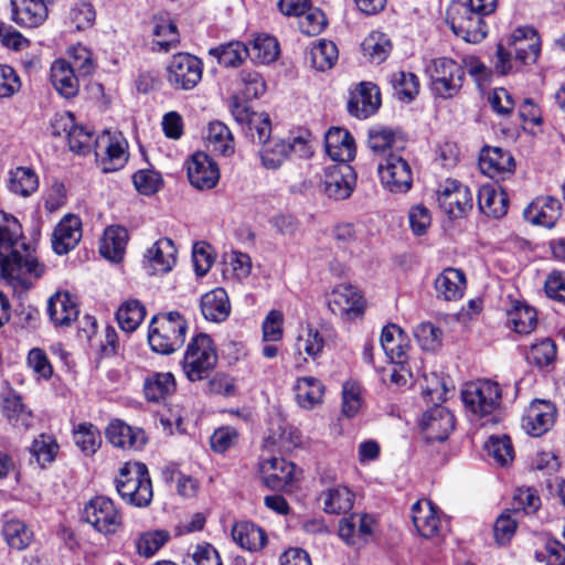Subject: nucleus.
Returning a JSON list of instances; mask_svg holds the SVG:
<instances>
[{"label":"nucleus","mask_w":565,"mask_h":565,"mask_svg":"<svg viewBox=\"0 0 565 565\" xmlns=\"http://www.w3.org/2000/svg\"><path fill=\"white\" fill-rule=\"evenodd\" d=\"M0 271L14 286L29 289L31 277L40 278L44 266L39 264L34 249L23 239L19 221L0 211Z\"/></svg>","instance_id":"nucleus-1"},{"label":"nucleus","mask_w":565,"mask_h":565,"mask_svg":"<svg viewBox=\"0 0 565 565\" xmlns=\"http://www.w3.org/2000/svg\"><path fill=\"white\" fill-rule=\"evenodd\" d=\"M461 398L470 419L480 426L500 422L502 390L497 382L478 380L468 383L461 392Z\"/></svg>","instance_id":"nucleus-2"},{"label":"nucleus","mask_w":565,"mask_h":565,"mask_svg":"<svg viewBox=\"0 0 565 565\" xmlns=\"http://www.w3.org/2000/svg\"><path fill=\"white\" fill-rule=\"evenodd\" d=\"M186 331L188 322L180 312H160L151 318L148 342L152 351L171 354L183 345Z\"/></svg>","instance_id":"nucleus-3"},{"label":"nucleus","mask_w":565,"mask_h":565,"mask_svg":"<svg viewBox=\"0 0 565 565\" xmlns=\"http://www.w3.org/2000/svg\"><path fill=\"white\" fill-rule=\"evenodd\" d=\"M116 490L127 503L145 508L152 500V484L148 468L142 462H126L115 479Z\"/></svg>","instance_id":"nucleus-4"},{"label":"nucleus","mask_w":565,"mask_h":565,"mask_svg":"<svg viewBox=\"0 0 565 565\" xmlns=\"http://www.w3.org/2000/svg\"><path fill=\"white\" fill-rule=\"evenodd\" d=\"M217 362V353L212 338L199 333L191 339L182 360V370L191 382L207 379Z\"/></svg>","instance_id":"nucleus-5"},{"label":"nucleus","mask_w":565,"mask_h":565,"mask_svg":"<svg viewBox=\"0 0 565 565\" xmlns=\"http://www.w3.org/2000/svg\"><path fill=\"white\" fill-rule=\"evenodd\" d=\"M425 72L430 79L431 92L440 98H451L462 87L465 70L452 58H431L426 63Z\"/></svg>","instance_id":"nucleus-6"},{"label":"nucleus","mask_w":565,"mask_h":565,"mask_svg":"<svg viewBox=\"0 0 565 565\" xmlns=\"http://www.w3.org/2000/svg\"><path fill=\"white\" fill-rule=\"evenodd\" d=\"M486 15L466 3L452 2L446 12V23L451 31L468 43H480L488 34Z\"/></svg>","instance_id":"nucleus-7"},{"label":"nucleus","mask_w":565,"mask_h":565,"mask_svg":"<svg viewBox=\"0 0 565 565\" xmlns=\"http://www.w3.org/2000/svg\"><path fill=\"white\" fill-rule=\"evenodd\" d=\"M82 520L105 536L116 534L124 525L121 511L106 495H96L85 503Z\"/></svg>","instance_id":"nucleus-8"},{"label":"nucleus","mask_w":565,"mask_h":565,"mask_svg":"<svg viewBox=\"0 0 565 565\" xmlns=\"http://www.w3.org/2000/svg\"><path fill=\"white\" fill-rule=\"evenodd\" d=\"M128 143L121 132L103 131L95 139L94 151L98 166L104 172L121 169L128 160Z\"/></svg>","instance_id":"nucleus-9"},{"label":"nucleus","mask_w":565,"mask_h":565,"mask_svg":"<svg viewBox=\"0 0 565 565\" xmlns=\"http://www.w3.org/2000/svg\"><path fill=\"white\" fill-rule=\"evenodd\" d=\"M203 63L190 53L174 54L167 66V81L180 90L193 89L202 79Z\"/></svg>","instance_id":"nucleus-10"},{"label":"nucleus","mask_w":565,"mask_h":565,"mask_svg":"<svg viewBox=\"0 0 565 565\" xmlns=\"http://www.w3.org/2000/svg\"><path fill=\"white\" fill-rule=\"evenodd\" d=\"M381 184L392 193H406L413 184V171L406 159L388 153L377 166Z\"/></svg>","instance_id":"nucleus-11"},{"label":"nucleus","mask_w":565,"mask_h":565,"mask_svg":"<svg viewBox=\"0 0 565 565\" xmlns=\"http://www.w3.org/2000/svg\"><path fill=\"white\" fill-rule=\"evenodd\" d=\"M437 201L443 212L459 218L472 209V194L468 186L457 180H446L437 193Z\"/></svg>","instance_id":"nucleus-12"},{"label":"nucleus","mask_w":565,"mask_h":565,"mask_svg":"<svg viewBox=\"0 0 565 565\" xmlns=\"http://www.w3.org/2000/svg\"><path fill=\"white\" fill-rule=\"evenodd\" d=\"M557 418V408L547 399H534L522 416V428L533 437H541L552 429Z\"/></svg>","instance_id":"nucleus-13"},{"label":"nucleus","mask_w":565,"mask_h":565,"mask_svg":"<svg viewBox=\"0 0 565 565\" xmlns=\"http://www.w3.org/2000/svg\"><path fill=\"white\" fill-rule=\"evenodd\" d=\"M52 134L54 136L66 134L71 151L78 154L90 152L95 143L93 134L83 126L75 125L74 117L70 113L55 116L52 122Z\"/></svg>","instance_id":"nucleus-14"},{"label":"nucleus","mask_w":565,"mask_h":565,"mask_svg":"<svg viewBox=\"0 0 565 565\" xmlns=\"http://www.w3.org/2000/svg\"><path fill=\"white\" fill-rule=\"evenodd\" d=\"M188 179L199 190L213 189L220 179L217 164L204 152H195L188 162Z\"/></svg>","instance_id":"nucleus-15"},{"label":"nucleus","mask_w":565,"mask_h":565,"mask_svg":"<svg viewBox=\"0 0 565 565\" xmlns=\"http://www.w3.org/2000/svg\"><path fill=\"white\" fill-rule=\"evenodd\" d=\"M363 306L360 291L351 285H338L328 297V307L334 315L355 318L363 312Z\"/></svg>","instance_id":"nucleus-16"},{"label":"nucleus","mask_w":565,"mask_h":565,"mask_svg":"<svg viewBox=\"0 0 565 565\" xmlns=\"http://www.w3.org/2000/svg\"><path fill=\"white\" fill-rule=\"evenodd\" d=\"M455 427L452 413L444 406H434L424 413L422 428L429 441H444Z\"/></svg>","instance_id":"nucleus-17"},{"label":"nucleus","mask_w":565,"mask_h":565,"mask_svg":"<svg viewBox=\"0 0 565 565\" xmlns=\"http://www.w3.org/2000/svg\"><path fill=\"white\" fill-rule=\"evenodd\" d=\"M561 211L562 205L557 199L550 195L537 196L524 209L523 216L533 225L552 228L561 217Z\"/></svg>","instance_id":"nucleus-18"},{"label":"nucleus","mask_w":565,"mask_h":565,"mask_svg":"<svg viewBox=\"0 0 565 565\" xmlns=\"http://www.w3.org/2000/svg\"><path fill=\"white\" fill-rule=\"evenodd\" d=\"M514 167V159L508 151L498 147L482 149L479 168L489 178L505 179L513 173Z\"/></svg>","instance_id":"nucleus-19"},{"label":"nucleus","mask_w":565,"mask_h":565,"mask_svg":"<svg viewBox=\"0 0 565 565\" xmlns=\"http://www.w3.org/2000/svg\"><path fill=\"white\" fill-rule=\"evenodd\" d=\"M82 237L81 218L74 214L65 215L52 234V248L58 255L74 249Z\"/></svg>","instance_id":"nucleus-20"},{"label":"nucleus","mask_w":565,"mask_h":565,"mask_svg":"<svg viewBox=\"0 0 565 565\" xmlns=\"http://www.w3.org/2000/svg\"><path fill=\"white\" fill-rule=\"evenodd\" d=\"M381 347L393 364L403 367L407 362L411 345L406 334L397 324L391 323L383 328Z\"/></svg>","instance_id":"nucleus-21"},{"label":"nucleus","mask_w":565,"mask_h":565,"mask_svg":"<svg viewBox=\"0 0 565 565\" xmlns=\"http://www.w3.org/2000/svg\"><path fill=\"white\" fill-rule=\"evenodd\" d=\"M374 519L370 514L353 513L339 523V536L349 545H362L372 535Z\"/></svg>","instance_id":"nucleus-22"},{"label":"nucleus","mask_w":565,"mask_h":565,"mask_svg":"<svg viewBox=\"0 0 565 565\" xmlns=\"http://www.w3.org/2000/svg\"><path fill=\"white\" fill-rule=\"evenodd\" d=\"M380 92L372 83H361L348 102V110L356 118H367L380 107Z\"/></svg>","instance_id":"nucleus-23"},{"label":"nucleus","mask_w":565,"mask_h":565,"mask_svg":"<svg viewBox=\"0 0 565 565\" xmlns=\"http://www.w3.org/2000/svg\"><path fill=\"white\" fill-rule=\"evenodd\" d=\"M354 177L350 166L333 167L326 171L322 181L324 194L334 200H344L353 191Z\"/></svg>","instance_id":"nucleus-24"},{"label":"nucleus","mask_w":565,"mask_h":565,"mask_svg":"<svg viewBox=\"0 0 565 565\" xmlns=\"http://www.w3.org/2000/svg\"><path fill=\"white\" fill-rule=\"evenodd\" d=\"M12 20L25 28L41 25L49 14L44 0H11Z\"/></svg>","instance_id":"nucleus-25"},{"label":"nucleus","mask_w":565,"mask_h":565,"mask_svg":"<svg viewBox=\"0 0 565 565\" xmlns=\"http://www.w3.org/2000/svg\"><path fill=\"white\" fill-rule=\"evenodd\" d=\"M326 151L333 161L349 162L355 157V142L352 135L343 128L333 127L324 137Z\"/></svg>","instance_id":"nucleus-26"},{"label":"nucleus","mask_w":565,"mask_h":565,"mask_svg":"<svg viewBox=\"0 0 565 565\" xmlns=\"http://www.w3.org/2000/svg\"><path fill=\"white\" fill-rule=\"evenodd\" d=\"M296 466L281 457H271L260 463L264 482L271 489H282L294 480Z\"/></svg>","instance_id":"nucleus-27"},{"label":"nucleus","mask_w":565,"mask_h":565,"mask_svg":"<svg viewBox=\"0 0 565 565\" xmlns=\"http://www.w3.org/2000/svg\"><path fill=\"white\" fill-rule=\"evenodd\" d=\"M434 287L438 299L456 301L465 294L466 275L460 269L448 267L436 277Z\"/></svg>","instance_id":"nucleus-28"},{"label":"nucleus","mask_w":565,"mask_h":565,"mask_svg":"<svg viewBox=\"0 0 565 565\" xmlns=\"http://www.w3.org/2000/svg\"><path fill=\"white\" fill-rule=\"evenodd\" d=\"M174 243L167 237L158 239L145 254V262L152 274L169 273L177 262Z\"/></svg>","instance_id":"nucleus-29"},{"label":"nucleus","mask_w":565,"mask_h":565,"mask_svg":"<svg viewBox=\"0 0 565 565\" xmlns=\"http://www.w3.org/2000/svg\"><path fill=\"white\" fill-rule=\"evenodd\" d=\"M512 45L514 60L523 65L535 63L541 52L540 39L532 28L516 29Z\"/></svg>","instance_id":"nucleus-30"},{"label":"nucleus","mask_w":565,"mask_h":565,"mask_svg":"<svg viewBox=\"0 0 565 565\" xmlns=\"http://www.w3.org/2000/svg\"><path fill=\"white\" fill-rule=\"evenodd\" d=\"M47 311L56 327H70L79 313L78 305L70 292H56L49 299Z\"/></svg>","instance_id":"nucleus-31"},{"label":"nucleus","mask_w":565,"mask_h":565,"mask_svg":"<svg viewBox=\"0 0 565 565\" xmlns=\"http://www.w3.org/2000/svg\"><path fill=\"white\" fill-rule=\"evenodd\" d=\"M106 438L111 445L121 449H139L147 440L142 429H134L120 419L108 424Z\"/></svg>","instance_id":"nucleus-32"},{"label":"nucleus","mask_w":565,"mask_h":565,"mask_svg":"<svg viewBox=\"0 0 565 565\" xmlns=\"http://www.w3.org/2000/svg\"><path fill=\"white\" fill-rule=\"evenodd\" d=\"M367 147L375 156L386 157L404 149L405 140L392 129L379 126L369 130Z\"/></svg>","instance_id":"nucleus-33"},{"label":"nucleus","mask_w":565,"mask_h":565,"mask_svg":"<svg viewBox=\"0 0 565 565\" xmlns=\"http://www.w3.org/2000/svg\"><path fill=\"white\" fill-rule=\"evenodd\" d=\"M1 412L8 423L19 430H25L32 426V413L26 409L21 396L12 391L2 395Z\"/></svg>","instance_id":"nucleus-34"},{"label":"nucleus","mask_w":565,"mask_h":565,"mask_svg":"<svg viewBox=\"0 0 565 565\" xmlns=\"http://www.w3.org/2000/svg\"><path fill=\"white\" fill-rule=\"evenodd\" d=\"M412 521L418 533L424 537H433L438 533L440 519L436 507L429 500H418L412 507Z\"/></svg>","instance_id":"nucleus-35"},{"label":"nucleus","mask_w":565,"mask_h":565,"mask_svg":"<svg viewBox=\"0 0 565 565\" xmlns=\"http://www.w3.org/2000/svg\"><path fill=\"white\" fill-rule=\"evenodd\" d=\"M74 66L65 60H56L51 66V83L56 92L65 97H74L78 92V78Z\"/></svg>","instance_id":"nucleus-36"},{"label":"nucleus","mask_w":565,"mask_h":565,"mask_svg":"<svg viewBox=\"0 0 565 565\" xmlns=\"http://www.w3.org/2000/svg\"><path fill=\"white\" fill-rule=\"evenodd\" d=\"M200 307L204 318L212 322L224 321L231 311L230 300L223 288H216L206 292L201 298Z\"/></svg>","instance_id":"nucleus-37"},{"label":"nucleus","mask_w":565,"mask_h":565,"mask_svg":"<svg viewBox=\"0 0 565 565\" xmlns=\"http://www.w3.org/2000/svg\"><path fill=\"white\" fill-rule=\"evenodd\" d=\"M319 500L328 514L348 513L354 504V494L345 486H334L323 490Z\"/></svg>","instance_id":"nucleus-38"},{"label":"nucleus","mask_w":565,"mask_h":565,"mask_svg":"<svg viewBox=\"0 0 565 565\" xmlns=\"http://www.w3.org/2000/svg\"><path fill=\"white\" fill-rule=\"evenodd\" d=\"M232 537L238 546L249 552L259 551L267 543L265 531L250 522L235 523Z\"/></svg>","instance_id":"nucleus-39"},{"label":"nucleus","mask_w":565,"mask_h":565,"mask_svg":"<svg viewBox=\"0 0 565 565\" xmlns=\"http://www.w3.org/2000/svg\"><path fill=\"white\" fill-rule=\"evenodd\" d=\"M509 199L503 190H497L492 185H482L478 192L479 210L488 215L499 218L508 212Z\"/></svg>","instance_id":"nucleus-40"},{"label":"nucleus","mask_w":565,"mask_h":565,"mask_svg":"<svg viewBox=\"0 0 565 565\" xmlns=\"http://www.w3.org/2000/svg\"><path fill=\"white\" fill-rule=\"evenodd\" d=\"M297 403L305 409H312L322 403L324 386L313 376L300 377L294 385Z\"/></svg>","instance_id":"nucleus-41"},{"label":"nucleus","mask_w":565,"mask_h":565,"mask_svg":"<svg viewBox=\"0 0 565 565\" xmlns=\"http://www.w3.org/2000/svg\"><path fill=\"white\" fill-rule=\"evenodd\" d=\"M2 533L7 544L17 551L28 547L33 539L31 529L22 520L9 514L4 515Z\"/></svg>","instance_id":"nucleus-42"},{"label":"nucleus","mask_w":565,"mask_h":565,"mask_svg":"<svg viewBox=\"0 0 565 565\" xmlns=\"http://www.w3.org/2000/svg\"><path fill=\"white\" fill-rule=\"evenodd\" d=\"M508 326L519 334L531 333L537 324L536 310L521 301H516L507 312Z\"/></svg>","instance_id":"nucleus-43"},{"label":"nucleus","mask_w":565,"mask_h":565,"mask_svg":"<svg viewBox=\"0 0 565 565\" xmlns=\"http://www.w3.org/2000/svg\"><path fill=\"white\" fill-rule=\"evenodd\" d=\"M128 232L122 226H109L105 230L99 246L100 254L111 260L119 262L126 249Z\"/></svg>","instance_id":"nucleus-44"},{"label":"nucleus","mask_w":565,"mask_h":565,"mask_svg":"<svg viewBox=\"0 0 565 565\" xmlns=\"http://www.w3.org/2000/svg\"><path fill=\"white\" fill-rule=\"evenodd\" d=\"M258 154L265 169L277 170L288 160L290 148L287 140L273 138L260 145Z\"/></svg>","instance_id":"nucleus-45"},{"label":"nucleus","mask_w":565,"mask_h":565,"mask_svg":"<svg viewBox=\"0 0 565 565\" xmlns=\"http://www.w3.org/2000/svg\"><path fill=\"white\" fill-rule=\"evenodd\" d=\"M209 55L224 67H238L249 56V49L243 42L232 41L210 49Z\"/></svg>","instance_id":"nucleus-46"},{"label":"nucleus","mask_w":565,"mask_h":565,"mask_svg":"<svg viewBox=\"0 0 565 565\" xmlns=\"http://www.w3.org/2000/svg\"><path fill=\"white\" fill-rule=\"evenodd\" d=\"M207 148L220 156L228 157L234 153V139L231 130L221 121L209 125L206 135Z\"/></svg>","instance_id":"nucleus-47"},{"label":"nucleus","mask_w":565,"mask_h":565,"mask_svg":"<svg viewBox=\"0 0 565 565\" xmlns=\"http://www.w3.org/2000/svg\"><path fill=\"white\" fill-rule=\"evenodd\" d=\"M153 47L158 51L168 52L175 47L179 42L177 25L169 18L156 17L153 19Z\"/></svg>","instance_id":"nucleus-48"},{"label":"nucleus","mask_w":565,"mask_h":565,"mask_svg":"<svg viewBox=\"0 0 565 565\" xmlns=\"http://www.w3.org/2000/svg\"><path fill=\"white\" fill-rule=\"evenodd\" d=\"M145 395L148 401L159 402L175 391V380L172 373H156L145 382Z\"/></svg>","instance_id":"nucleus-49"},{"label":"nucleus","mask_w":565,"mask_h":565,"mask_svg":"<svg viewBox=\"0 0 565 565\" xmlns=\"http://www.w3.org/2000/svg\"><path fill=\"white\" fill-rule=\"evenodd\" d=\"M362 51L374 63L384 62L392 51L390 38L379 31L371 32L362 42Z\"/></svg>","instance_id":"nucleus-50"},{"label":"nucleus","mask_w":565,"mask_h":565,"mask_svg":"<svg viewBox=\"0 0 565 565\" xmlns=\"http://www.w3.org/2000/svg\"><path fill=\"white\" fill-rule=\"evenodd\" d=\"M38 186V175L31 168L18 167L9 172V190L12 193L29 196Z\"/></svg>","instance_id":"nucleus-51"},{"label":"nucleus","mask_w":565,"mask_h":565,"mask_svg":"<svg viewBox=\"0 0 565 565\" xmlns=\"http://www.w3.org/2000/svg\"><path fill=\"white\" fill-rule=\"evenodd\" d=\"M146 316L143 305L136 299L125 301L117 310L116 318L119 327L126 332L135 331Z\"/></svg>","instance_id":"nucleus-52"},{"label":"nucleus","mask_w":565,"mask_h":565,"mask_svg":"<svg viewBox=\"0 0 565 565\" xmlns=\"http://www.w3.org/2000/svg\"><path fill=\"white\" fill-rule=\"evenodd\" d=\"M308 58L317 71L330 70L338 60V47L331 41L320 40L310 49Z\"/></svg>","instance_id":"nucleus-53"},{"label":"nucleus","mask_w":565,"mask_h":565,"mask_svg":"<svg viewBox=\"0 0 565 565\" xmlns=\"http://www.w3.org/2000/svg\"><path fill=\"white\" fill-rule=\"evenodd\" d=\"M324 339L319 330L311 324L302 327L298 333L296 349L316 360L323 351Z\"/></svg>","instance_id":"nucleus-54"},{"label":"nucleus","mask_w":565,"mask_h":565,"mask_svg":"<svg viewBox=\"0 0 565 565\" xmlns=\"http://www.w3.org/2000/svg\"><path fill=\"white\" fill-rule=\"evenodd\" d=\"M279 55V44L271 35L260 34L254 39L249 49V57L252 61L260 64H269Z\"/></svg>","instance_id":"nucleus-55"},{"label":"nucleus","mask_w":565,"mask_h":565,"mask_svg":"<svg viewBox=\"0 0 565 565\" xmlns=\"http://www.w3.org/2000/svg\"><path fill=\"white\" fill-rule=\"evenodd\" d=\"M556 354L557 350L554 341L550 338H543L530 347L526 359L529 363L539 369H544L554 364Z\"/></svg>","instance_id":"nucleus-56"},{"label":"nucleus","mask_w":565,"mask_h":565,"mask_svg":"<svg viewBox=\"0 0 565 565\" xmlns=\"http://www.w3.org/2000/svg\"><path fill=\"white\" fill-rule=\"evenodd\" d=\"M73 439L85 455L95 454L102 444L99 430L90 423L78 424L73 429Z\"/></svg>","instance_id":"nucleus-57"},{"label":"nucleus","mask_w":565,"mask_h":565,"mask_svg":"<svg viewBox=\"0 0 565 565\" xmlns=\"http://www.w3.org/2000/svg\"><path fill=\"white\" fill-rule=\"evenodd\" d=\"M391 84L395 95L402 100L411 102L419 93V79L417 75L411 72L398 71L393 73Z\"/></svg>","instance_id":"nucleus-58"},{"label":"nucleus","mask_w":565,"mask_h":565,"mask_svg":"<svg viewBox=\"0 0 565 565\" xmlns=\"http://www.w3.org/2000/svg\"><path fill=\"white\" fill-rule=\"evenodd\" d=\"M489 457L500 466L509 465L514 458L512 441L509 436H491L484 445Z\"/></svg>","instance_id":"nucleus-59"},{"label":"nucleus","mask_w":565,"mask_h":565,"mask_svg":"<svg viewBox=\"0 0 565 565\" xmlns=\"http://www.w3.org/2000/svg\"><path fill=\"white\" fill-rule=\"evenodd\" d=\"M541 507V499L536 490L531 488H520L515 491L510 509L515 516L523 514H533Z\"/></svg>","instance_id":"nucleus-60"},{"label":"nucleus","mask_w":565,"mask_h":565,"mask_svg":"<svg viewBox=\"0 0 565 565\" xmlns=\"http://www.w3.org/2000/svg\"><path fill=\"white\" fill-rule=\"evenodd\" d=\"M414 337L423 350L434 351L441 345L443 332L431 322H422L415 328Z\"/></svg>","instance_id":"nucleus-61"},{"label":"nucleus","mask_w":565,"mask_h":565,"mask_svg":"<svg viewBox=\"0 0 565 565\" xmlns=\"http://www.w3.org/2000/svg\"><path fill=\"white\" fill-rule=\"evenodd\" d=\"M169 537V533L162 530L146 532L136 543L137 551L140 555L150 557L168 542Z\"/></svg>","instance_id":"nucleus-62"},{"label":"nucleus","mask_w":565,"mask_h":565,"mask_svg":"<svg viewBox=\"0 0 565 565\" xmlns=\"http://www.w3.org/2000/svg\"><path fill=\"white\" fill-rule=\"evenodd\" d=\"M326 26L327 18L323 11L318 8H312L311 6L299 19L300 31L309 36L320 34Z\"/></svg>","instance_id":"nucleus-63"},{"label":"nucleus","mask_w":565,"mask_h":565,"mask_svg":"<svg viewBox=\"0 0 565 565\" xmlns=\"http://www.w3.org/2000/svg\"><path fill=\"white\" fill-rule=\"evenodd\" d=\"M136 190L143 195H151L159 191L162 178L152 169L139 170L132 175Z\"/></svg>","instance_id":"nucleus-64"}]
</instances>
